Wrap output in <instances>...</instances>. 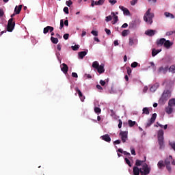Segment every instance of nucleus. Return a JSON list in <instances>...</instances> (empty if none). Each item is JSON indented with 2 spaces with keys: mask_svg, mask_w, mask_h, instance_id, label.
Instances as JSON below:
<instances>
[{
  "mask_svg": "<svg viewBox=\"0 0 175 175\" xmlns=\"http://www.w3.org/2000/svg\"><path fill=\"white\" fill-rule=\"evenodd\" d=\"M142 166V167L141 168H139V167H133V175H148L151 172V167H148L147 163H144Z\"/></svg>",
  "mask_w": 175,
  "mask_h": 175,
  "instance_id": "obj_1",
  "label": "nucleus"
},
{
  "mask_svg": "<svg viewBox=\"0 0 175 175\" xmlns=\"http://www.w3.org/2000/svg\"><path fill=\"white\" fill-rule=\"evenodd\" d=\"M144 161H141L139 159H137L135 161V167H138V166H142V165H143L144 162H146V157Z\"/></svg>",
  "mask_w": 175,
  "mask_h": 175,
  "instance_id": "obj_19",
  "label": "nucleus"
},
{
  "mask_svg": "<svg viewBox=\"0 0 175 175\" xmlns=\"http://www.w3.org/2000/svg\"><path fill=\"white\" fill-rule=\"evenodd\" d=\"M91 33L94 35V36H98V31L93 30L91 31Z\"/></svg>",
  "mask_w": 175,
  "mask_h": 175,
  "instance_id": "obj_49",
  "label": "nucleus"
},
{
  "mask_svg": "<svg viewBox=\"0 0 175 175\" xmlns=\"http://www.w3.org/2000/svg\"><path fill=\"white\" fill-rule=\"evenodd\" d=\"M49 31L50 32H52L54 31V27H51V26H47L46 27L44 28L43 32L44 34L48 33Z\"/></svg>",
  "mask_w": 175,
  "mask_h": 175,
  "instance_id": "obj_12",
  "label": "nucleus"
},
{
  "mask_svg": "<svg viewBox=\"0 0 175 175\" xmlns=\"http://www.w3.org/2000/svg\"><path fill=\"white\" fill-rule=\"evenodd\" d=\"M118 122H119V124H118V126L119 129H121V128L122 127V120H121V119H119Z\"/></svg>",
  "mask_w": 175,
  "mask_h": 175,
  "instance_id": "obj_44",
  "label": "nucleus"
},
{
  "mask_svg": "<svg viewBox=\"0 0 175 175\" xmlns=\"http://www.w3.org/2000/svg\"><path fill=\"white\" fill-rule=\"evenodd\" d=\"M3 14H5L3 10L0 8V17H3Z\"/></svg>",
  "mask_w": 175,
  "mask_h": 175,
  "instance_id": "obj_55",
  "label": "nucleus"
},
{
  "mask_svg": "<svg viewBox=\"0 0 175 175\" xmlns=\"http://www.w3.org/2000/svg\"><path fill=\"white\" fill-rule=\"evenodd\" d=\"M167 70H169V66H161L160 68H159L157 72L158 73H163V75H166V73L167 72Z\"/></svg>",
  "mask_w": 175,
  "mask_h": 175,
  "instance_id": "obj_9",
  "label": "nucleus"
},
{
  "mask_svg": "<svg viewBox=\"0 0 175 175\" xmlns=\"http://www.w3.org/2000/svg\"><path fill=\"white\" fill-rule=\"evenodd\" d=\"M168 106H170V107H173V106H175V98H172L169 100Z\"/></svg>",
  "mask_w": 175,
  "mask_h": 175,
  "instance_id": "obj_23",
  "label": "nucleus"
},
{
  "mask_svg": "<svg viewBox=\"0 0 175 175\" xmlns=\"http://www.w3.org/2000/svg\"><path fill=\"white\" fill-rule=\"evenodd\" d=\"M61 70L64 73V75H66L68 73V70H69V67H68V65L66 64L63 63L60 65Z\"/></svg>",
  "mask_w": 175,
  "mask_h": 175,
  "instance_id": "obj_8",
  "label": "nucleus"
},
{
  "mask_svg": "<svg viewBox=\"0 0 175 175\" xmlns=\"http://www.w3.org/2000/svg\"><path fill=\"white\" fill-rule=\"evenodd\" d=\"M129 35V29L123 30L122 32V36H128Z\"/></svg>",
  "mask_w": 175,
  "mask_h": 175,
  "instance_id": "obj_31",
  "label": "nucleus"
},
{
  "mask_svg": "<svg viewBox=\"0 0 175 175\" xmlns=\"http://www.w3.org/2000/svg\"><path fill=\"white\" fill-rule=\"evenodd\" d=\"M172 33H174V31H167L166 33L167 36H170Z\"/></svg>",
  "mask_w": 175,
  "mask_h": 175,
  "instance_id": "obj_57",
  "label": "nucleus"
},
{
  "mask_svg": "<svg viewBox=\"0 0 175 175\" xmlns=\"http://www.w3.org/2000/svg\"><path fill=\"white\" fill-rule=\"evenodd\" d=\"M137 65H139V63L138 62H133L131 66V68H137Z\"/></svg>",
  "mask_w": 175,
  "mask_h": 175,
  "instance_id": "obj_42",
  "label": "nucleus"
},
{
  "mask_svg": "<svg viewBox=\"0 0 175 175\" xmlns=\"http://www.w3.org/2000/svg\"><path fill=\"white\" fill-rule=\"evenodd\" d=\"M119 137H120L122 143H126V140H128V132L120 131L119 133Z\"/></svg>",
  "mask_w": 175,
  "mask_h": 175,
  "instance_id": "obj_5",
  "label": "nucleus"
},
{
  "mask_svg": "<svg viewBox=\"0 0 175 175\" xmlns=\"http://www.w3.org/2000/svg\"><path fill=\"white\" fill-rule=\"evenodd\" d=\"M135 3H137V0H132L131 1V5H132V6H134Z\"/></svg>",
  "mask_w": 175,
  "mask_h": 175,
  "instance_id": "obj_54",
  "label": "nucleus"
},
{
  "mask_svg": "<svg viewBox=\"0 0 175 175\" xmlns=\"http://www.w3.org/2000/svg\"><path fill=\"white\" fill-rule=\"evenodd\" d=\"M154 13H151V8H149L144 14V20L147 24H152V19L154 18Z\"/></svg>",
  "mask_w": 175,
  "mask_h": 175,
  "instance_id": "obj_2",
  "label": "nucleus"
},
{
  "mask_svg": "<svg viewBox=\"0 0 175 175\" xmlns=\"http://www.w3.org/2000/svg\"><path fill=\"white\" fill-rule=\"evenodd\" d=\"M109 3L112 4V5H116V3H117V1L116 0H109Z\"/></svg>",
  "mask_w": 175,
  "mask_h": 175,
  "instance_id": "obj_50",
  "label": "nucleus"
},
{
  "mask_svg": "<svg viewBox=\"0 0 175 175\" xmlns=\"http://www.w3.org/2000/svg\"><path fill=\"white\" fill-rule=\"evenodd\" d=\"M111 15L113 17V24H117V23H118V16L116 15V13L114 12H111Z\"/></svg>",
  "mask_w": 175,
  "mask_h": 175,
  "instance_id": "obj_22",
  "label": "nucleus"
},
{
  "mask_svg": "<svg viewBox=\"0 0 175 175\" xmlns=\"http://www.w3.org/2000/svg\"><path fill=\"white\" fill-rule=\"evenodd\" d=\"M100 85H102V87H104V85H106V81H105L103 80H100Z\"/></svg>",
  "mask_w": 175,
  "mask_h": 175,
  "instance_id": "obj_52",
  "label": "nucleus"
},
{
  "mask_svg": "<svg viewBox=\"0 0 175 175\" xmlns=\"http://www.w3.org/2000/svg\"><path fill=\"white\" fill-rule=\"evenodd\" d=\"M165 42H166V39L161 38L160 40H157V46H163L165 44Z\"/></svg>",
  "mask_w": 175,
  "mask_h": 175,
  "instance_id": "obj_18",
  "label": "nucleus"
},
{
  "mask_svg": "<svg viewBox=\"0 0 175 175\" xmlns=\"http://www.w3.org/2000/svg\"><path fill=\"white\" fill-rule=\"evenodd\" d=\"M163 46L165 49H170V46H173V43H172L170 40H165Z\"/></svg>",
  "mask_w": 175,
  "mask_h": 175,
  "instance_id": "obj_17",
  "label": "nucleus"
},
{
  "mask_svg": "<svg viewBox=\"0 0 175 175\" xmlns=\"http://www.w3.org/2000/svg\"><path fill=\"white\" fill-rule=\"evenodd\" d=\"M14 27H16V22L13 21V18H10L7 25V31L8 32H12Z\"/></svg>",
  "mask_w": 175,
  "mask_h": 175,
  "instance_id": "obj_4",
  "label": "nucleus"
},
{
  "mask_svg": "<svg viewBox=\"0 0 175 175\" xmlns=\"http://www.w3.org/2000/svg\"><path fill=\"white\" fill-rule=\"evenodd\" d=\"M92 68H94V69H96L98 68L99 66V62H98L97 61H95L92 63Z\"/></svg>",
  "mask_w": 175,
  "mask_h": 175,
  "instance_id": "obj_29",
  "label": "nucleus"
},
{
  "mask_svg": "<svg viewBox=\"0 0 175 175\" xmlns=\"http://www.w3.org/2000/svg\"><path fill=\"white\" fill-rule=\"evenodd\" d=\"M156 90H157V88H155V85L152 86V87L150 88V91H151L152 92H155Z\"/></svg>",
  "mask_w": 175,
  "mask_h": 175,
  "instance_id": "obj_51",
  "label": "nucleus"
},
{
  "mask_svg": "<svg viewBox=\"0 0 175 175\" xmlns=\"http://www.w3.org/2000/svg\"><path fill=\"white\" fill-rule=\"evenodd\" d=\"M145 34L148 36H154L155 35V31L152 29H148L145 31Z\"/></svg>",
  "mask_w": 175,
  "mask_h": 175,
  "instance_id": "obj_13",
  "label": "nucleus"
},
{
  "mask_svg": "<svg viewBox=\"0 0 175 175\" xmlns=\"http://www.w3.org/2000/svg\"><path fill=\"white\" fill-rule=\"evenodd\" d=\"M97 71L100 74L105 72V66L103 65H100L98 66V68H96Z\"/></svg>",
  "mask_w": 175,
  "mask_h": 175,
  "instance_id": "obj_20",
  "label": "nucleus"
},
{
  "mask_svg": "<svg viewBox=\"0 0 175 175\" xmlns=\"http://www.w3.org/2000/svg\"><path fill=\"white\" fill-rule=\"evenodd\" d=\"M66 5L67 6H68L69 8H70V5H73V2H72V0H68V1H66Z\"/></svg>",
  "mask_w": 175,
  "mask_h": 175,
  "instance_id": "obj_40",
  "label": "nucleus"
},
{
  "mask_svg": "<svg viewBox=\"0 0 175 175\" xmlns=\"http://www.w3.org/2000/svg\"><path fill=\"white\" fill-rule=\"evenodd\" d=\"M157 167L159 169H162V167H165V163L163 161H159L157 163Z\"/></svg>",
  "mask_w": 175,
  "mask_h": 175,
  "instance_id": "obj_24",
  "label": "nucleus"
},
{
  "mask_svg": "<svg viewBox=\"0 0 175 175\" xmlns=\"http://www.w3.org/2000/svg\"><path fill=\"white\" fill-rule=\"evenodd\" d=\"M105 31L106 32L107 35H111V31H110V29L105 28Z\"/></svg>",
  "mask_w": 175,
  "mask_h": 175,
  "instance_id": "obj_46",
  "label": "nucleus"
},
{
  "mask_svg": "<svg viewBox=\"0 0 175 175\" xmlns=\"http://www.w3.org/2000/svg\"><path fill=\"white\" fill-rule=\"evenodd\" d=\"M126 70L127 75H129V76H131V74L132 73V69H131V67H126Z\"/></svg>",
  "mask_w": 175,
  "mask_h": 175,
  "instance_id": "obj_43",
  "label": "nucleus"
},
{
  "mask_svg": "<svg viewBox=\"0 0 175 175\" xmlns=\"http://www.w3.org/2000/svg\"><path fill=\"white\" fill-rule=\"evenodd\" d=\"M72 77H75L76 79H77L79 77V75H77V73H76V72H72Z\"/></svg>",
  "mask_w": 175,
  "mask_h": 175,
  "instance_id": "obj_56",
  "label": "nucleus"
},
{
  "mask_svg": "<svg viewBox=\"0 0 175 175\" xmlns=\"http://www.w3.org/2000/svg\"><path fill=\"white\" fill-rule=\"evenodd\" d=\"M163 130L161 129L159 130L158 133H157V137H158V140L159 139H164L163 138Z\"/></svg>",
  "mask_w": 175,
  "mask_h": 175,
  "instance_id": "obj_15",
  "label": "nucleus"
},
{
  "mask_svg": "<svg viewBox=\"0 0 175 175\" xmlns=\"http://www.w3.org/2000/svg\"><path fill=\"white\" fill-rule=\"evenodd\" d=\"M100 139H102V140H104V142H107V143H110V142H111V138L110 137V135H109V134L102 135L100 137Z\"/></svg>",
  "mask_w": 175,
  "mask_h": 175,
  "instance_id": "obj_10",
  "label": "nucleus"
},
{
  "mask_svg": "<svg viewBox=\"0 0 175 175\" xmlns=\"http://www.w3.org/2000/svg\"><path fill=\"white\" fill-rule=\"evenodd\" d=\"M101 112H102V109H100V108L98 107H94V113H96V114H100Z\"/></svg>",
  "mask_w": 175,
  "mask_h": 175,
  "instance_id": "obj_33",
  "label": "nucleus"
},
{
  "mask_svg": "<svg viewBox=\"0 0 175 175\" xmlns=\"http://www.w3.org/2000/svg\"><path fill=\"white\" fill-rule=\"evenodd\" d=\"M63 10L66 14H69V8L68 7H64Z\"/></svg>",
  "mask_w": 175,
  "mask_h": 175,
  "instance_id": "obj_45",
  "label": "nucleus"
},
{
  "mask_svg": "<svg viewBox=\"0 0 175 175\" xmlns=\"http://www.w3.org/2000/svg\"><path fill=\"white\" fill-rule=\"evenodd\" d=\"M63 38L65 40H68L69 39V33H66L63 36Z\"/></svg>",
  "mask_w": 175,
  "mask_h": 175,
  "instance_id": "obj_48",
  "label": "nucleus"
},
{
  "mask_svg": "<svg viewBox=\"0 0 175 175\" xmlns=\"http://www.w3.org/2000/svg\"><path fill=\"white\" fill-rule=\"evenodd\" d=\"M165 111L167 114H172L173 113V108L172 107L169 106L165 108Z\"/></svg>",
  "mask_w": 175,
  "mask_h": 175,
  "instance_id": "obj_26",
  "label": "nucleus"
},
{
  "mask_svg": "<svg viewBox=\"0 0 175 175\" xmlns=\"http://www.w3.org/2000/svg\"><path fill=\"white\" fill-rule=\"evenodd\" d=\"M129 125L131 127L135 126V125H136V122L135 121H132V120H129Z\"/></svg>",
  "mask_w": 175,
  "mask_h": 175,
  "instance_id": "obj_34",
  "label": "nucleus"
},
{
  "mask_svg": "<svg viewBox=\"0 0 175 175\" xmlns=\"http://www.w3.org/2000/svg\"><path fill=\"white\" fill-rule=\"evenodd\" d=\"M161 51H162L161 49H158V50L153 49L152 51V57H155L157 54H159V53H161Z\"/></svg>",
  "mask_w": 175,
  "mask_h": 175,
  "instance_id": "obj_21",
  "label": "nucleus"
},
{
  "mask_svg": "<svg viewBox=\"0 0 175 175\" xmlns=\"http://www.w3.org/2000/svg\"><path fill=\"white\" fill-rule=\"evenodd\" d=\"M23 9V5H19L18 6H16L14 9V13L16 14H20V12H21V10Z\"/></svg>",
  "mask_w": 175,
  "mask_h": 175,
  "instance_id": "obj_14",
  "label": "nucleus"
},
{
  "mask_svg": "<svg viewBox=\"0 0 175 175\" xmlns=\"http://www.w3.org/2000/svg\"><path fill=\"white\" fill-rule=\"evenodd\" d=\"M165 165L167 167V170H168V172H172V167H170V164Z\"/></svg>",
  "mask_w": 175,
  "mask_h": 175,
  "instance_id": "obj_53",
  "label": "nucleus"
},
{
  "mask_svg": "<svg viewBox=\"0 0 175 175\" xmlns=\"http://www.w3.org/2000/svg\"><path fill=\"white\" fill-rule=\"evenodd\" d=\"M164 15L165 17H170V18H174V15L170 12H165Z\"/></svg>",
  "mask_w": 175,
  "mask_h": 175,
  "instance_id": "obj_30",
  "label": "nucleus"
},
{
  "mask_svg": "<svg viewBox=\"0 0 175 175\" xmlns=\"http://www.w3.org/2000/svg\"><path fill=\"white\" fill-rule=\"evenodd\" d=\"M131 152L132 155H136V151H135L134 148H131Z\"/></svg>",
  "mask_w": 175,
  "mask_h": 175,
  "instance_id": "obj_58",
  "label": "nucleus"
},
{
  "mask_svg": "<svg viewBox=\"0 0 175 175\" xmlns=\"http://www.w3.org/2000/svg\"><path fill=\"white\" fill-rule=\"evenodd\" d=\"M129 46H133L135 44V41L133 40L132 38H129Z\"/></svg>",
  "mask_w": 175,
  "mask_h": 175,
  "instance_id": "obj_41",
  "label": "nucleus"
},
{
  "mask_svg": "<svg viewBox=\"0 0 175 175\" xmlns=\"http://www.w3.org/2000/svg\"><path fill=\"white\" fill-rule=\"evenodd\" d=\"M124 161L129 166V167H132V164L131 163V161H129V159L125 158Z\"/></svg>",
  "mask_w": 175,
  "mask_h": 175,
  "instance_id": "obj_35",
  "label": "nucleus"
},
{
  "mask_svg": "<svg viewBox=\"0 0 175 175\" xmlns=\"http://www.w3.org/2000/svg\"><path fill=\"white\" fill-rule=\"evenodd\" d=\"M170 96H172L170 91L165 90L161 96V98H160V100L163 102V103H165L166 100H168L170 98Z\"/></svg>",
  "mask_w": 175,
  "mask_h": 175,
  "instance_id": "obj_3",
  "label": "nucleus"
},
{
  "mask_svg": "<svg viewBox=\"0 0 175 175\" xmlns=\"http://www.w3.org/2000/svg\"><path fill=\"white\" fill-rule=\"evenodd\" d=\"M75 91L77 92L79 96V99H81V102H84L85 99V96L83 95V93L81 92V90H80V89H79V88H75Z\"/></svg>",
  "mask_w": 175,
  "mask_h": 175,
  "instance_id": "obj_7",
  "label": "nucleus"
},
{
  "mask_svg": "<svg viewBox=\"0 0 175 175\" xmlns=\"http://www.w3.org/2000/svg\"><path fill=\"white\" fill-rule=\"evenodd\" d=\"M57 49L59 51H61V44H57Z\"/></svg>",
  "mask_w": 175,
  "mask_h": 175,
  "instance_id": "obj_63",
  "label": "nucleus"
},
{
  "mask_svg": "<svg viewBox=\"0 0 175 175\" xmlns=\"http://www.w3.org/2000/svg\"><path fill=\"white\" fill-rule=\"evenodd\" d=\"M173 161V157L172 155H170L168 157L166 158V159L164 161L165 165H170V163Z\"/></svg>",
  "mask_w": 175,
  "mask_h": 175,
  "instance_id": "obj_16",
  "label": "nucleus"
},
{
  "mask_svg": "<svg viewBox=\"0 0 175 175\" xmlns=\"http://www.w3.org/2000/svg\"><path fill=\"white\" fill-rule=\"evenodd\" d=\"M159 144L160 146L159 148L160 150H162V148H164L165 147V144L163 142V139H158Z\"/></svg>",
  "mask_w": 175,
  "mask_h": 175,
  "instance_id": "obj_25",
  "label": "nucleus"
},
{
  "mask_svg": "<svg viewBox=\"0 0 175 175\" xmlns=\"http://www.w3.org/2000/svg\"><path fill=\"white\" fill-rule=\"evenodd\" d=\"M96 88L97 90H103V88H102V86H100V85H96Z\"/></svg>",
  "mask_w": 175,
  "mask_h": 175,
  "instance_id": "obj_61",
  "label": "nucleus"
},
{
  "mask_svg": "<svg viewBox=\"0 0 175 175\" xmlns=\"http://www.w3.org/2000/svg\"><path fill=\"white\" fill-rule=\"evenodd\" d=\"M142 111V114H146V116H148V114H150V109H148V107L143 108Z\"/></svg>",
  "mask_w": 175,
  "mask_h": 175,
  "instance_id": "obj_27",
  "label": "nucleus"
},
{
  "mask_svg": "<svg viewBox=\"0 0 175 175\" xmlns=\"http://www.w3.org/2000/svg\"><path fill=\"white\" fill-rule=\"evenodd\" d=\"M105 0H98V1H95V5L96 6H100L105 3Z\"/></svg>",
  "mask_w": 175,
  "mask_h": 175,
  "instance_id": "obj_28",
  "label": "nucleus"
},
{
  "mask_svg": "<svg viewBox=\"0 0 175 175\" xmlns=\"http://www.w3.org/2000/svg\"><path fill=\"white\" fill-rule=\"evenodd\" d=\"M111 20H113V17H111V15L105 17V21L107 23H109V21H111Z\"/></svg>",
  "mask_w": 175,
  "mask_h": 175,
  "instance_id": "obj_37",
  "label": "nucleus"
},
{
  "mask_svg": "<svg viewBox=\"0 0 175 175\" xmlns=\"http://www.w3.org/2000/svg\"><path fill=\"white\" fill-rule=\"evenodd\" d=\"M170 72H172V73H175V66L172 65L170 68H168Z\"/></svg>",
  "mask_w": 175,
  "mask_h": 175,
  "instance_id": "obj_36",
  "label": "nucleus"
},
{
  "mask_svg": "<svg viewBox=\"0 0 175 175\" xmlns=\"http://www.w3.org/2000/svg\"><path fill=\"white\" fill-rule=\"evenodd\" d=\"M88 50H86L85 51L79 52L78 53V57L81 59H83L85 57V55L88 54Z\"/></svg>",
  "mask_w": 175,
  "mask_h": 175,
  "instance_id": "obj_11",
  "label": "nucleus"
},
{
  "mask_svg": "<svg viewBox=\"0 0 175 175\" xmlns=\"http://www.w3.org/2000/svg\"><path fill=\"white\" fill-rule=\"evenodd\" d=\"M155 120H157V113H154L152 114L151 118L148 121L146 124V128H150V125H152L155 122Z\"/></svg>",
  "mask_w": 175,
  "mask_h": 175,
  "instance_id": "obj_6",
  "label": "nucleus"
},
{
  "mask_svg": "<svg viewBox=\"0 0 175 175\" xmlns=\"http://www.w3.org/2000/svg\"><path fill=\"white\" fill-rule=\"evenodd\" d=\"M128 27V23H124L122 25V28H127Z\"/></svg>",
  "mask_w": 175,
  "mask_h": 175,
  "instance_id": "obj_62",
  "label": "nucleus"
},
{
  "mask_svg": "<svg viewBox=\"0 0 175 175\" xmlns=\"http://www.w3.org/2000/svg\"><path fill=\"white\" fill-rule=\"evenodd\" d=\"M123 12L124 14H125L126 16H129V14H131V12H129V10H128V8L124 9Z\"/></svg>",
  "mask_w": 175,
  "mask_h": 175,
  "instance_id": "obj_39",
  "label": "nucleus"
},
{
  "mask_svg": "<svg viewBox=\"0 0 175 175\" xmlns=\"http://www.w3.org/2000/svg\"><path fill=\"white\" fill-rule=\"evenodd\" d=\"M114 144H121V140L118 139L114 142Z\"/></svg>",
  "mask_w": 175,
  "mask_h": 175,
  "instance_id": "obj_60",
  "label": "nucleus"
},
{
  "mask_svg": "<svg viewBox=\"0 0 175 175\" xmlns=\"http://www.w3.org/2000/svg\"><path fill=\"white\" fill-rule=\"evenodd\" d=\"M123 154H124V155H126L127 157H131V153H129L126 151H124Z\"/></svg>",
  "mask_w": 175,
  "mask_h": 175,
  "instance_id": "obj_59",
  "label": "nucleus"
},
{
  "mask_svg": "<svg viewBox=\"0 0 175 175\" xmlns=\"http://www.w3.org/2000/svg\"><path fill=\"white\" fill-rule=\"evenodd\" d=\"M91 6L92 8H94V6H95V1L92 0Z\"/></svg>",
  "mask_w": 175,
  "mask_h": 175,
  "instance_id": "obj_64",
  "label": "nucleus"
},
{
  "mask_svg": "<svg viewBox=\"0 0 175 175\" xmlns=\"http://www.w3.org/2000/svg\"><path fill=\"white\" fill-rule=\"evenodd\" d=\"M51 40L52 42V43H53V44H57V43H58V38H54V37H51Z\"/></svg>",
  "mask_w": 175,
  "mask_h": 175,
  "instance_id": "obj_32",
  "label": "nucleus"
},
{
  "mask_svg": "<svg viewBox=\"0 0 175 175\" xmlns=\"http://www.w3.org/2000/svg\"><path fill=\"white\" fill-rule=\"evenodd\" d=\"M64 20H61L60 21V27H59V29H62L63 28H64Z\"/></svg>",
  "mask_w": 175,
  "mask_h": 175,
  "instance_id": "obj_47",
  "label": "nucleus"
},
{
  "mask_svg": "<svg viewBox=\"0 0 175 175\" xmlns=\"http://www.w3.org/2000/svg\"><path fill=\"white\" fill-rule=\"evenodd\" d=\"M79 45H75L71 46V49L72 50H73V51H77V50H79Z\"/></svg>",
  "mask_w": 175,
  "mask_h": 175,
  "instance_id": "obj_38",
  "label": "nucleus"
}]
</instances>
